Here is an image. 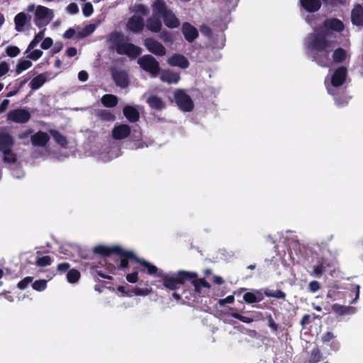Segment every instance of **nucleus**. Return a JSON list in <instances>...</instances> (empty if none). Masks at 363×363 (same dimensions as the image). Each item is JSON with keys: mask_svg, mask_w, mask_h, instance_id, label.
I'll return each mask as SVG.
<instances>
[{"mask_svg": "<svg viewBox=\"0 0 363 363\" xmlns=\"http://www.w3.org/2000/svg\"><path fill=\"white\" fill-rule=\"evenodd\" d=\"M331 308L333 312L340 315L353 314L355 312V308L354 307L342 306L338 303L333 304Z\"/></svg>", "mask_w": 363, "mask_h": 363, "instance_id": "29", "label": "nucleus"}, {"mask_svg": "<svg viewBox=\"0 0 363 363\" xmlns=\"http://www.w3.org/2000/svg\"><path fill=\"white\" fill-rule=\"evenodd\" d=\"M347 77V69L344 66H340L335 69L330 77V89H337L341 86L346 81Z\"/></svg>", "mask_w": 363, "mask_h": 363, "instance_id": "10", "label": "nucleus"}, {"mask_svg": "<svg viewBox=\"0 0 363 363\" xmlns=\"http://www.w3.org/2000/svg\"><path fill=\"white\" fill-rule=\"evenodd\" d=\"M322 353L318 347H314L309 354L306 363H318L321 360Z\"/></svg>", "mask_w": 363, "mask_h": 363, "instance_id": "38", "label": "nucleus"}, {"mask_svg": "<svg viewBox=\"0 0 363 363\" xmlns=\"http://www.w3.org/2000/svg\"><path fill=\"white\" fill-rule=\"evenodd\" d=\"M111 77L117 86L125 89L129 86V78L126 71L117 68L111 69Z\"/></svg>", "mask_w": 363, "mask_h": 363, "instance_id": "12", "label": "nucleus"}, {"mask_svg": "<svg viewBox=\"0 0 363 363\" xmlns=\"http://www.w3.org/2000/svg\"><path fill=\"white\" fill-rule=\"evenodd\" d=\"M101 101L104 106L113 108L118 104V97L113 94H105L101 97Z\"/></svg>", "mask_w": 363, "mask_h": 363, "instance_id": "34", "label": "nucleus"}, {"mask_svg": "<svg viewBox=\"0 0 363 363\" xmlns=\"http://www.w3.org/2000/svg\"><path fill=\"white\" fill-rule=\"evenodd\" d=\"M313 61L322 67H328L330 65V54L333 50V42L327 38V33L320 30L308 38L306 43Z\"/></svg>", "mask_w": 363, "mask_h": 363, "instance_id": "1", "label": "nucleus"}, {"mask_svg": "<svg viewBox=\"0 0 363 363\" xmlns=\"http://www.w3.org/2000/svg\"><path fill=\"white\" fill-rule=\"evenodd\" d=\"M148 106L154 110L162 111L166 108L165 102L157 95H151L147 99Z\"/></svg>", "mask_w": 363, "mask_h": 363, "instance_id": "25", "label": "nucleus"}, {"mask_svg": "<svg viewBox=\"0 0 363 363\" xmlns=\"http://www.w3.org/2000/svg\"><path fill=\"white\" fill-rule=\"evenodd\" d=\"M110 40L113 44L118 55H125L130 58L135 59L142 52V49L139 46L132 43L124 42L123 35L121 33H112L110 36Z\"/></svg>", "mask_w": 363, "mask_h": 363, "instance_id": "3", "label": "nucleus"}, {"mask_svg": "<svg viewBox=\"0 0 363 363\" xmlns=\"http://www.w3.org/2000/svg\"><path fill=\"white\" fill-rule=\"evenodd\" d=\"M178 107L183 111L189 112L194 108V104L189 95L184 90L178 89L174 94Z\"/></svg>", "mask_w": 363, "mask_h": 363, "instance_id": "8", "label": "nucleus"}, {"mask_svg": "<svg viewBox=\"0 0 363 363\" xmlns=\"http://www.w3.org/2000/svg\"><path fill=\"white\" fill-rule=\"evenodd\" d=\"M47 283L48 281L45 279L36 280L32 284V287L37 291H43L46 289Z\"/></svg>", "mask_w": 363, "mask_h": 363, "instance_id": "46", "label": "nucleus"}, {"mask_svg": "<svg viewBox=\"0 0 363 363\" xmlns=\"http://www.w3.org/2000/svg\"><path fill=\"white\" fill-rule=\"evenodd\" d=\"M21 52V50L17 46H9L6 49V53L9 57H15L18 56Z\"/></svg>", "mask_w": 363, "mask_h": 363, "instance_id": "49", "label": "nucleus"}, {"mask_svg": "<svg viewBox=\"0 0 363 363\" xmlns=\"http://www.w3.org/2000/svg\"><path fill=\"white\" fill-rule=\"evenodd\" d=\"M351 21L353 25L363 27V6L356 4L351 11Z\"/></svg>", "mask_w": 363, "mask_h": 363, "instance_id": "21", "label": "nucleus"}, {"mask_svg": "<svg viewBox=\"0 0 363 363\" xmlns=\"http://www.w3.org/2000/svg\"><path fill=\"white\" fill-rule=\"evenodd\" d=\"M152 8L154 13L158 14L160 16H163L169 11L164 0H156L152 5Z\"/></svg>", "mask_w": 363, "mask_h": 363, "instance_id": "32", "label": "nucleus"}, {"mask_svg": "<svg viewBox=\"0 0 363 363\" xmlns=\"http://www.w3.org/2000/svg\"><path fill=\"white\" fill-rule=\"evenodd\" d=\"M14 144V138L10 133L0 132V152L5 163L15 164L18 160L17 154L13 151Z\"/></svg>", "mask_w": 363, "mask_h": 363, "instance_id": "5", "label": "nucleus"}, {"mask_svg": "<svg viewBox=\"0 0 363 363\" xmlns=\"http://www.w3.org/2000/svg\"><path fill=\"white\" fill-rule=\"evenodd\" d=\"M80 272L75 269H70L67 273V281L71 284L77 282L80 278Z\"/></svg>", "mask_w": 363, "mask_h": 363, "instance_id": "41", "label": "nucleus"}, {"mask_svg": "<svg viewBox=\"0 0 363 363\" xmlns=\"http://www.w3.org/2000/svg\"><path fill=\"white\" fill-rule=\"evenodd\" d=\"M70 268V264L68 262H62L60 263L57 267V270L60 274H63L68 271Z\"/></svg>", "mask_w": 363, "mask_h": 363, "instance_id": "60", "label": "nucleus"}, {"mask_svg": "<svg viewBox=\"0 0 363 363\" xmlns=\"http://www.w3.org/2000/svg\"><path fill=\"white\" fill-rule=\"evenodd\" d=\"M235 301V297L233 295H229L225 298L219 299L218 303L220 306H223L227 303H233Z\"/></svg>", "mask_w": 363, "mask_h": 363, "instance_id": "59", "label": "nucleus"}, {"mask_svg": "<svg viewBox=\"0 0 363 363\" xmlns=\"http://www.w3.org/2000/svg\"><path fill=\"white\" fill-rule=\"evenodd\" d=\"M52 44H53L52 39L50 37H48L43 40V41L40 44V48L43 50H48L52 47Z\"/></svg>", "mask_w": 363, "mask_h": 363, "instance_id": "57", "label": "nucleus"}, {"mask_svg": "<svg viewBox=\"0 0 363 363\" xmlns=\"http://www.w3.org/2000/svg\"><path fill=\"white\" fill-rule=\"evenodd\" d=\"M243 299L247 303L252 304V303H257V298L254 294V291L253 292H246L243 295Z\"/></svg>", "mask_w": 363, "mask_h": 363, "instance_id": "52", "label": "nucleus"}, {"mask_svg": "<svg viewBox=\"0 0 363 363\" xmlns=\"http://www.w3.org/2000/svg\"><path fill=\"white\" fill-rule=\"evenodd\" d=\"M75 33V30L72 28H69L64 33L63 37L67 39H71L74 37Z\"/></svg>", "mask_w": 363, "mask_h": 363, "instance_id": "63", "label": "nucleus"}, {"mask_svg": "<svg viewBox=\"0 0 363 363\" xmlns=\"http://www.w3.org/2000/svg\"><path fill=\"white\" fill-rule=\"evenodd\" d=\"M162 279L163 286L169 290L175 291L186 282H190L194 288V292L201 295V289L211 288V284L204 279L199 278L196 272L180 270L174 276L170 277L164 273L157 274Z\"/></svg>", "mask_w": 363, "mask_h": 363, "instance_id": "2", "label": "nucleus"}, {"mask_svg": "<svg viewBox=\"0 0 363 363\" xmlns=\"http://www.w3.org/2000/svg\"><path fill=\"white\" fill-rule=\"evenodd\" d=\"M45 35V29L40 30L37 34H35L34 38L30 42L24 54H28L30 51L33 50L38 44L43 39Z\"/></svg>", "mask_w": 363, "mask_h": 363, "instance_id": "35", "label": "nucleus"}, {"mask_svg": "<svg viewBox=\"0 0 363 363\" xmlns=\"http://www.w3.org/2000/svg\"><path fill=\"white\" fill-rule=\"evenodd\" d=\"M26 21L27 16L25 13L21 12L18 13L14 18L16 30L18 32H21L26 24Z\"/></svg>", "mask_w": 363, "mask_h": 363, "instance_id": "33", "label": "nucleus"}, {"mask_svg": "<svg viewBox=\"0 0 363 363\" xmlns=\"http://www.w3.org/2000/svg\"><path fill=\"white\" fill-rule=\"evenodd\" d=\"M114 261L117 263V267L112 264L107 267L110 273H113L116 269L126 272L129 269L130 264H138L139 257L133 251L126 250L121 247L120 252H118L114 257Z\"/></svg>", "mask_w": 363, "mask_h": 363, "instance_id": "4", "label": "nucleus"}, {"mask_svg": "<svg viewBox=\"0 0 363 363\" xmlns=\"http://www.w3.org/2000/svg\"><path fill=\"white\" fill-rule=\"evenodd\" d=\"M230 316L239 320L240 321L245 323H251L253 321V318L247 316H244L236 312L230 313Z\"/></svg>", "mask_w": 363, "mask_h": 363, "instance_id": "48", "label": "nucleus"}, {"mask_svg": "<svg viewBox=\"0 0 363 363\" xmlns=\"http://www.w3.org/2000/svg\"><path fill=\"white\" fill-rule=\"evenodd\" d=\"M123 113L126 119L130 123H135L140 118L139 111L134 106H125L123 109Z\"/></svg>", "mask_w": 363, "mask_h": 363, "instance_id": "27", "label": "nucleus"}, {"mask_svg": "<svg viewBox=\"0 0 363 363\" xmlns=\"http://www.w3.org/2000/svg\"><path fill=\"white\" fill-rule=\"evenodd\" d=\"M301 6L308 13H315L321 7L320 0H300Z\"/></svg>", "mask_w": 363, "mask_h": 363, "instance_id": "23", "label": "nucleus"}, {"mask_svg": "<svg viewBox=\"0 0 363 363\" xmlns=\"http://www.w3.org/2000/svg\"><path fill=\"white\" fill-rule=\"evenodd\" d=\"M144 45L150 52L155 55L162 57L166 55L167 50L164 45L152 38H145Z\"/></svg>", "mask_w": 363, "mask_h": 363, "instance_id": "11", "label": "nucleus"}, {"mask_svg": "<svg viewBox=\"0 0 363 363\" xmlns=\"http://www.w3.org/2000/svg\"><path fill=\"white\" fill-rule=\"evenodd\" d=\"M138 64L145 72L149 73L152 77H156L160 72L159 62L151 55H144L139 57Z\"/></svg>", "mask_w": 363, "mask_h": 363, "instance_id": "7", "label": "nucleus"}, {"mask_svg": "<svg viewBox=\"0 0 363 363\" xmlns=\"http://www.w3.org/2000/svg\"><path fill=\"white\" fill-rule=\"evenodd\" d=\"M160 79L162 82L167 84H177L180 80V75L169 69L160 71Z\"/></svg>", "mask_w": 363, "mask_h": 363, "instance_id": "19", "label": "nucleus"}, {"mask_svg": "<svg viewBox=\"0 0 363 363\" xmlns=\"http://www.w3.org/2000/svg\"><path fill=\"white\" fill-rule=\"evenodd\" d=\"M47 79L44 74H40L31 79L29 86L32 90H37L40 88L46 82Z\"/></svg>", "mask_w": 363, "mask_h": 363, "instance_id": "31", "label": "nucleus"}, {"mask_svg": "<svg viewBox=\"0 0 363 363\" xmlns=\"http://www.w3.org/2000/svg\"><path fill=\"white\" fill-rule=\"evenodd\" d=\"M131 133L130 127L127 124L115 125L112 130V137L115 140H123L128 138Z\"/></svg>", "mask_w": 363, "mask_h": 363, "instance_id": "17", "label": "nucleus"}, {"mask_svg": "<svg viewBox=\"0 0 363 363\" xmlns=\"http://www.w3.org/2000/svg\"><path fill=\"white\" fill-rule=\"evenodd\" d=\"M162 23L160 21V16L153 15L148 18L146 21V28L151 32L157 33L162 29Z\"/></svg>", "mask_w": 363, "mask_h": 363, "instance_id": "24", "label": "nucleus"}, {"mask_svg": "<svg viewBox=\"0 0 363 363\" xmlns=\"http://www.w3.org/2000/svg\"><path fill=\"white\" fill-rule=\"evenodd\" d=\"M9 71V66L7 62H1L0 63V77L5 75Z\"/></svg>", "mask_w": 363, "mask_h": 363, "instance_id": "61", "label": "nucleus"}, {"mask_svg": "<svg viewBox=\"0 0 363 363\" xmlns=\"http://www.w3.org/2000/svg\"><path fill=\"white\" fill-rule=\"evenodd\" d=\"M136 13H140L143 16H146L148 13V10L143 4H135L133 10Z\"/></svg>", "mask_w": 363, "mask_h": 363, "instance_id": "55", "label": "nucleus"}, {"mask_svg": "<svg viewBox=\"0 0 363 363\" xmlns=\"http://www.w3.org/2000/svg\"><path fill=\"white\" fill-rule=\"evenodd\" d=\"M119 245L106 246L103 245H99L93 248V255H99L103 257H110L112 255L116 256L118 252H120Z\"/></svg>", "mask_w": 363, "mask_h": 363, "instance_id": "13", "label": "nucleus"}, {"mask_svg": "<svg viewBox=\"0 0 363 363\" xmlns=\"http://www.w3.org/2000/svg\"><path fill=\"white\" fill-rule=\"evenodd\" d=\"M49 140L48 134L41 130L38 131L30 138L32 145L36 147H45Z\"/></svg>", "mask_w": 363, "mask_h": 363, "instance_id": "20", "label": "nucleus"}, {"mask_svg": "<svg viewBox=\"0 0 363 363\" xmlns=\"http://www.w3.org/2000/svg\"><path fill=\"white\" fill-rule=\"evenodd\" d=\"M255 297L257 298V303L262 301L264 298L265 294H264V290H256L254 291Z\"/></svg>", "mask_w": 363, "mask_h": 363, "instance_id": "64", "label": "nucleus"}, {"mask_svg": "<svg viewBox=\"0 0 363 363\" xmlns=\"http://www.w3.org/2000/svg\"><path fill=\"white\" fill-rule=\"evenodd\" d=\"M30 53L27 55V58L30 59L32 60L36 61L43 55V51L40 50H33V51H30Z\"/></svg>", "mask_w": 363, "mask_h": 363, "instance_id": "53", "label": "nucleus"}, {"mask_svg": "<svg viewBox=\"0 0 363 363\" xmlns=\"http://www.w3.org/2000/svg\"><path fill=\"white\" fill-rule=\"evenodd\" d=\"M323 24L327 29L337 32H341L345 28L342 21L336 18H328L324 21Z\"/></svg>", "mask_w": 363, "mask_h": 363, "instance_id": "26", "label": "nucleus"}, {"mask_svg": "<svg viewBox=\"0 0 363 363\" xmlns=\"http://www.w3.org/2000/svg\"><path fill=\"white\" fill-rule=\"evenodd\" d=\"M267 325L271 328L272 331L273 333H277L279 329V325L274 322L272 315H267Z\"/></svg>", "mask_w": 363, "mask_h": 363, "instance_id": "56", "label": "nucleus"}, {"mask_svg": "<svg viewBox=\"0 0 363 363\" xmlns=\"http://www.w3.org/2000/svg\"><path fill=\"white\" fill-rule=\"evenodd\" d=\"M164 25L169 28H175L179 26V21L174 13L169 10L162 16Z\"/></svg>", "mask_w": 363, "mask_h": 363, "instance_id": "28", "label": "nucleus"}, {"mask_svg": "<svg viewBox=\"0 0 363 363\" xmlns=\"http://www.w3.org/2000/svg\"><path fill=\"white\" fill-rule=\"evenodd\" d=\"M333 60L335 63H342L347 58V52L342 48H338L333 53Z\"/></svg>", "mask_w": 363, "mask_h": 363, "instance_id": "37", "label": "nucleus"}, {"mask_svg": "<svg viewBox=\"0 0 363 363\" xmlns=\"http://www.w3.org/2000/svg\"><path fill=\"white\" fill-rule=\"evenodd\" d=\"M264 294L267 297H274V298H277L283 299V300H285L286 296V294L280 289L273 291V290L266 289L264 290Z\"/></svg>", "mask_w": 363, "mask_h": 363, "instance_id": "39", "label": "nucleus"}, {"mask_svg": "<svg viewBox=\"0 0 363 363\" xmlns=\"http://www.w3.org/2000/svg\"><path fill=\"white\" fill-rule=\"evenodd\" d=\"M96 115L100 120L103 121L112 122L116 120L115 115L106 109L99 110Z\"/></svg>", "mask_w": 363, "mask_h": 363, "instance_id": "36", "label": "nucleus"}, {"mask_svg": "<svg viewBox=\"0 0 363 363\" xmlns=\"http://www.w3.org/2000/svg\"><path fill=\"white\" fill-rule=\"evenodd\" d=\"M94 12V8L90 2L86 3L82 7V13L85 17H89Z\"/></svg>", "mask_w": 363, "mask_h": 363, "instance_id": "51", "label": "nucleus"}, {"mask_svg": "<svg viewBox=\"0 0 363 363\" xmlns=\"http://www.w3.org/2000/svg\"><path fill=\"white\" fill-rule=\"evenodd\" d=\"M182 32L185 40L189 43L194 42L199 36L198 30L188 22L183 23Z\"/></svg>", "mask_w": 363, "mask_h": 363, "instance_id": "18", "label": "nucleus"}, {"mask_svg": "<svg viewBox=\"0 0 363 363\" xmlns=\"http://www.w3.org/2000/svg\"><path fill=\"white\" fill-rule=\"evenodd\" d=\"M138 264H140L143 267H144V269H140L141 272H144L148 275L155 277H157V274H163L162 272H159L158 268L155 265L152 264V263L144 259H141L139 257ZM133 269L134 271L132 273H128L125 276L126 280L132 284H135L138 281L139 267H134Z\"/></svg>", "mask_w": 363, "mask_h": 363, "instance_id": "6", "label": "nucleus"}, {"mask_svg": "<svg viewBox=\"0 0 363 363\" xmlns=\"http://www.w3.org/2000/svg\"><path fill=\"white\" fill-rule=\"evenodd\" d=\"M167 63L172 67H178L181 69H186L189 66L188 59L182 54L174 53L167 60Z\"/></svg>", "mask_w": 363, "mask_h": 363, "instance_id": "15", "label": "nucleus"}, {"mask_svg": "<svg viewBox=\"0 0 363 363\" xmlns=\"http://www.w3.org/2000/svg\"><path fill=\"white\" fill-rule=\"evenodd\" d=\"M321 341L323 344L329 345L331 350L337 351L340 345V342L336 340V337L332 332L328 331L321 336Z\"/></svg>", "mask_w": 363, "mask_h": 363, "instance_id": "22", "label": "nucleus"}, {"mask_svg": "<svg viewBox=\"0 0 363 363\" xmlns=\"http://www.w3.org/2000/svg\"><path fill=\"white\" fill-rule=\"evenodd\" d=\"M325 262L320 263L319 264L313 267V271L311 273V275L315 276L316 277H320L323 272L326 271V265L325 264Z\"/></svg>", "mask_w": 363, "mask_h": 363, "instance_id": "45", "label": "nucleus"}, {"mask_svg": "<svg viewBox=\"0 0 363 363\" xmlns=\"http://www.w3.org/2000/svg\"><path fill=\"white\" fill-rule=\"evenodd\" d=\"M327 89L328 94L333 96L335 103L338 107H344L348 104L351 97L346 94L345 91H342L340 94L337 92V89H330V87H328Z\"/></svg>", "mask_w": 363, "mask_h": 363, "instance_id": "16", "label": "nucleus"}, {"mask_svg": "<svg viewBox=\"0 0 363 363\" xmlns=\"http://www.w3.org/2000/svg\"><path fill=\"white\" fill-rule=\"evenodd\" d=\"M91 263H92V264H90V269L91 270V273L93 274H96V275H98L102 278H104V279H112V277L111 276L106 274L101 270H99L98 269L99 268V267L98 265L94 264V263H96L95 262H91Z\"/></svg>", "mask_w": 363, "mask_h": 363, "instance_id": "44", "label": "nucleus"}, {"mask_svg": "<svg viewBox=\"0 0 363 363\" xmlns=\"http://www.w3.org/2000/svg\"><path fill=\"white\" fill-rule=\"evenodd\" d=\"M320 289V284L318 281H311L308 284V289L311 292L315 293Z\"/></svg>", "mask_w": 363, "mask_h": 363, "instance_id": "58", "label": "nucleus"}, {"mask_svg": "<svg viewBox=\"0 0 363 363\" xmlns=\"http://www.w3.org/2000/svg\"><path fill=\"white\" fill-rule=\"evenodd\" d=\"M32 66V62L28 60H21L16 65V72L17 74L29 69Z\"/></svg>", "mask_w": 363, "mask_h": 363, "instance_id": "40", "label": "nucleus"}, {"mask_svg": "<svg viewBox=\"0 0 363 363\" xmlns=\"http://www.w3.org/2000/svg\"><path fill=\"white\" fill-rule=\"evenodd\" d=\"M159 37L164 43H172L174 42L173 34L168 30H162L160 33Z\"/></svg>", "mask_w": 363, "mask_h": 363, "instance_id": "43", "label": "nucleus"}, {"mask_svg": "<svg viewBox=\"0 0 363 363\" xmlns=\"http://www.w3.org/2000/svg\"><path fill=\"white\" fill-rule=\"evenodd\" d=\"M127 28L133 33H140L145 28L144 19L140 16L133 15L127 22Z\"/></svg>", "mask_w": 363, "mask_h": 363, "instance_id": "14", "label": "nucleus"}, {"mask_svg": "<svg viewBox=\"0 0 363 363\" xmlns=\"http://www.w3.org/2000/svg\"><path fill=\"white\" fill-rule=\"evenodd\" d=\"M33 279L32 277H26L18 283L17 287L21 290H24L33 281Z\"/></svg>", "mask_w": 363, "mask_h": 363, "instance_id": "50", "label": "nucleus"}, {"mask_svg": "<svg viewBox=\"0 0 363 363\" xmlns=\"http://www.w3.org/2000/svg\"><path fill=\"white\" fill-rule=\"evenodd\" d=\"M151 291V289L144 288L141 289L139 287H134L132 292L136 296H147Z\"/></svg>", "mask_w": 363, "mask_h": 363, "instance_id": "54", "label": "nucleus"}, {"mask_svg": "<svg viewBox=\"0 0 363 363\" xmlns=\"http://www.w3.org/2000/svg\"><path fill=\"white\" fill-rule=\"evenodd\" d=\"M30 117L28 111L24 108H16L8 113L6 120L17 123H26L30 120Z\"/></svg>", "mask_w": 363, "mask_h": 363, "instance_id": "9", "label": "nucleus"}, {"mask_svg": "<svg viewBox=\"0 0 363 363\" xmlns=\"http://www.w3.org/2000/svg\"><path fill=\"white\" fill-rule=\"evenodd\" d=\"M36 265L38 267H47L51 264L52 259L50 256L45 255L41 257H38L35 262Z\"/></svg>", "mask_w": 363, "mask_h": 363, "instance_id": "47", "label": "nucleus"}, {"mask_svg": "<svg viewBox=\"0 0 363 363\" xmlns=\"http://www.w3.org/2000/svg\"><path fill=\"white\" fill-rule=\"evenodd\" d=\"M67 11L71 14H76L79 11L78 6L76 3H71L67 7Z\"/></svg>", "mask_w": 363, "mask_h": 363, "instance_id": "62", "label": "nucleus"}, {"mask_svg": "<svg viewBox=\"0 0 363 363\" xmlns=\"http://www.w3.org/2000/svg\"><path fill=\"white\" fill-rule=\"evenodd\" d=\"M49 9L43 6H38L35 13V18L37 19L44 20L48 15Z\"/></svg>", "mask_w": 363, "mask_h": 363, "instance_id": "42", "label": "nucleus"}, {"mask_svg": "<svg viewBox=\"0 0 363 363\" xmlns=\"http://www.w3.org/2000/svg\"><path fill=\"white\" fill-rule=\"evenodd\" d=\"M50 133L54 140L62 147L66 148L68 145L67 138L57 130H50Z\"/></svg>", "mask_w": 363, "mask_h": 363, "instance_id": "30", "label": "nucleus"}]
</instances>
